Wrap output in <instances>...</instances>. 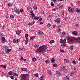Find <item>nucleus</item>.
Returning <instances> with one entry per match:
<instances>
[{"mask_svg":"<svg viewBox=\"0 0 80 80\" xmlns=\"http://www.w3.org/2000/svg\"><path fill=\"white\" fill-rule=\"evenodd\" d=\"M58 32H60V31H61V29H58V30H57Z\"/></svg>","mask_w":80,"mask_h":80,"instance_id":"5fc2aeb1","label":"nucleus"},{"mask_svg":"<svg viewBox=\"0 0 80 80\" xmlns=\"http://www.w3.org/2000/svg\"><path fill=\"white\" fill-rule=\"evenodd\" d=\"M35 38V36L32 37L30 38V39L31 40H33V38Z\"/></svg>","mask_w":80,"mask_h":80,"instance_id":"72a5a7b5","label":"nucleus"},{"mask_svg":"<svg viewBox=\"0 0 80 80\" xmlns=\"http://www.w3.org/2000/svg\"><path fill=\"white\" fill-rule=\"evenodd\" d=\"M35 23L34 22H30L28 24V25L31 26L33 25V24Z\"/></svg>","mask_w":80,"mask_h":80,"instance_id":"f3484780","label":"nucleus"},{"mask_svg":"<svg viewBox=\"0 0 80 80\" xmlns=\"http://www.w3.org/2000/svg\"><path fill=\"white\" fill-rule=\"evenodd\" d=\"M51 6H53L54 5V4H53V2H51Z\"/></svg>","mask_w":80,"mask_h":80,"instance_id":"a18cd8bd","label":"nucleus"},{"mask_svg":"<svg viewBox=\"0 0 80 80\" xmlns=\"http://www.w3.org/2000/svg\"><path fill=\"white\" fill-rule=\"evenodd\" d=\"M21 32H22L21 31H17L16 32L17 35H20V33H21Z\"/></svg>","mask_w":80,"mask_h":80,"instance_id":"9b49d317","label":"nucleus"},{"mask_svg":"<svg viewBox=\"0 0 80 80\" xmlns=\"http://www.w3.org/2000/svg\"><path fill=\"white\" fill-rule=\"evenodd\" d=\"M14 12L18 14H20V10H18V9H16L14 11Z\"/></svg>","mask_w":80,"mask_h":80,"instance_id":"6e6552de","label":"nucleus"},{"mask_svg":"<svg viewBox=\"0 0 80 80\" xmlns=\"http://www.w3.org/2000/svg\"><path fill=\"white\" fill-rule=\"evenodd\" d=\"M46 63H50V60L49 59H47L45 61Z\"/></svg>","mask_w":80,"mask_h":80,"instance_id":"a211bd4d","label":"nucleus"},{"mask_svg":"<svg viewBox=\"0 0 80 80\" xmlns=\"http://www.w3.org/2000/svg\"><path fill=\"white\" fill-rule=\"evenodd\" d=\"M38 34L39 35H44L43 32L42 31H39L38 32Z\"/></svg>","mask_w":80,"mask_h":80,"instance_id":"9d476101","label":"nucleus"},{"mask_svg":"<svg viewBox=\"0 0 80 80\" xmlns=\"http://www.w3.org/2000/svg\"><path fill=\"white\" fill-rule=\"evenodd\" d=\"M72 63L74 65H75V64H76V61H75V60H73Z\"/></svg>","mask_w":80,"mask_h":80,"instance_id":"7c9ffc66","label":"nucleus"},{"mask_svg":"<svg viewBox=\"0 0 80 80\" xmlns=\"http://www.w3.org/2000/svg\"><path fill=\"white\" fill-rule=\"evenodd\" d=\"M21 70L22 71H27V68H22L21 69Z\"/></svg>","mask_w":80,"mask_h":80,"instance_id":"6ab92c4d","label":"nucleus"},{"mask_svg":"<svg viewBox=\"0 0 80 80\" xmlns=\"http://www.w3.org/2000/svg\"><path fill=\"white\" fill-rule=\"evenodd\" d=\"M20 12L21 13H22L23 12V10L22 9H21L20 10Z\"/></svg>","mask_w":80,"mask_h":80,"instance_id":"37998d69","label":"nucleus"},{"mask_svg":"<svg viewBox=\"0 0 80 80\" xmlns=\"http://www.w3.org/2000/svg\"><path fill=\"white\" fill-rule=\"evenodd\" d=\"M53 67H57L58 65L57 64H53Z\"/></svg>","mask_w":80,"mask_h":80,"instance_id":"e433bc0d","label":"nucleus"},{"mask_svg":"<svg viewBox=\"0 0 80 80\" xmlns=\"http://www.w3.org/2000/svg\"><path fill=\"white\" fill-rule=\"evenodd\" d=\"M22 78L24 80H26L27 79V74H23L22 75Z\"/></svg>","mask_w":80,"mask_h":80,"instance_id":"0eeeda50","label":"nucleus"},{"mask_svg":"<svg viewBox=\"0 0 80 80\" xmlns=\"http://www.w3.org/2000/svg\"><path fill=\"white\" fill-rule=\"evenodd\" d=\"M60 18H57L55 21L56 22H57L58 23H60Z\"/></svg>","mask_w":80,"mask_h":80,"instance_id":"f8f14e48","label":"nucleus"},{"mask_svg":"<svg viewBox=\"0 0 80 80\" xmlns=\"http://www.w3.org/2000/svg\"><path fill=\"white\" fill-rule=\"evenodd\" d=\"M28 41H25V43H26V44H27L28 43Z\"/></svg>","mask_w":80,"mask_h":80,"instance_id":"4d7b16f0","label":"nucleus"},{"mask_svg":"<svg viewBox=\"0 0 80 80\" xmlns=\"http://www.w3.org/2000/svg\"><path fill=\"white\" fill-rule=\"evenodd\" d=\"M62 15L63 16V15H64V12H62Z\"/></svg>","mask_w":80,"mask_h":80,"instance_id":"bf43d9fd","label":"nucleus"},{"mask_svg":"<svg viewBox=\"0 0 80 80\" xmlns=\"http://www.w3.org/2000/svg\"><path fill=\"white\" fill-rule=\"evenodd\" d=\"M10 78L12 79H13V78H14V77H13V76H11Z\"/></svg>","mask_w":80,"mask_h":80,"instance_id":"864d4df0","label":"nucleus"},{"mask_svg":"<svg viewBox=\"0 0 80 80\" xmlns=\"http://www.w3.org/2000/svg\"><path fill=\"white\" fill-rule=\"evenodd\" d=\"M60 51L61 52H62V53H63V52H64V50H62V49H60Z\"/></svg>","mask_w":80,"mask_h":80,"instance_id":"3c124183","label":"nucleus"},{"mask_svg":"<svg viewBox=\"0 0 80 80\" xmlns=\"http://www.w3.org/2000/svg\"><path fill=\"white\" fill-rule=\"evenodd\" d=\"M8 7H12V4L11 3H9L8 4Z\"/></svg>","mask_w":80,"mask_h":80,"instance_id":"cd10ccee","label":"nucleus"},{"mask_svg":"<svg viewBox=\"0 0 80 80\" xmlns=\"http://www.w3.org/2000/svg\"><path fill=\"white\" fill-rule=\"evenodd\" d=\"M25 37L26 38H27L28 37V34H25Z\"/></svg>","mask_w":80,"mask_h":80,"instance_id":"8fccbe9b","label":"nucleus"},{"mask_svg":"<svg viewBox=\"0 0 80 80\" xmlns=\"http://www.w3.org/2000/svg\"><path fill=\"white\" fill-rule=\"evenodd\" d=\"M71 5H72V6H73V5L72 3H71Z\"/></svg>","mask_w":80,"mask_h":80,"instance_id":"338daca9","label":"nucleus"},{"mask_svg":"<svg viewBox=\"0 0 80 80\" xmlns=\"http://www.w3.org/2000/svg\"><path fill=\"white\" fill-rule=\"evenodd\" d=\"M78 43H80V41H78Z\"/></svg>","mask_w":80,"mask_h":80,"instance_id":"774afa93","label":"nucleus"},{"mask_svg":"<svg viewBox=\"0 0 80 80\" xmlns=\"http://www.w3.org/2000/svg\"><path fill=\"white\" fill-rule=\"evenodd\" d=\"M62 7H63V5H62L59 7V8L61 10V9H62Z\"/></svg>","mask_w":80,"mask_h":80,"instance_id":"58836bf2","label":"nucleus"},{"mask_svg":"<svg viewBox=\"0 0 80 80\" xmlns=\"http://www.w3.org/2000/svg\"><path fill=\"white\" fill-rule=\"evenodd\" d=\"M48 73L50 74V75H52V72L51 71V70H49L48 71Z\"/></svg>","mask_w":80,"mask_h":80,"instance_id":"c756f323","label":"nucleus"},{"mask_svg":"<svg viewBox=\"0 0 80 80\" xmlns=\"http://www.w3.org/2000/svg\"><path fill=\"white\" fill-rule=\"evenodd\" d=\"M31 18H32V19H34V18H35V14L33 13V11L31 12Z\"/></svg>","mask_w":80,"mask_h":80,"instance_id":"423d86ee","label":"nucleus"},{"mask_svg":"<svg viewBox=\"0 0 80 80\" xmlns=\"http://www.w3.org/2000/svg\"><path fill=\"white\" fill-rule=\"evenodd\" d=\"M65 66H62L61 67V69L62 70H65Z\"/></svg>","mask_w":80,"mask_h":80,"instance_id":"2eb2a0df","label":"nucleus"},{"mask_svg":"<svg viewBox=\"0 0 80 80\" xmlns=\"http://www.w3.org/2000/svg\"><path fill=\"white\" fill-rule=\"evenodd\" d=\"M53 11H56V10H57V8H54L53 9Z\"/></svg>","mask_w":80,"mask_h":80,"instance_id":"de8ad7c7","label":"nucleus"},{"mask_svg":"<svg viewBox=\"0 0 80 80\" xmlns=\"http://www.w3.org/2000/svg\"><path fill=\"white\" fill-rule=\"evenodd\" d=\"M64 61L66 63H68L69 62L68 60H67V59H64Z\"/></svg>","mask_w":80,"mask_h":80,"instance_id":"c85d7f7f","label":"nucleus"},{"mask_svg":"<svg viewBox=\"0 0 80 80\" xmlns=\"http://www.w3.org/2000/svg\"><path fill=\"white\" fill-rule=\"evenodd\" d=\"M55 42V41L53 40H52L50 41V43H53Z\"/></svg>","mask_w":80,"mask_h":80,"instance_id":"c9c22d12","label":"nucleus"},{"mask_svg":"<svg viewBox=\"0 0 80 80\" xmlns=\"http://www.w3.org/2000/svg\"><path fill=\"white\" fill-rule=\"evenodd\" d=\"M13 42L14 43H16V40H15V39H13Z\"/></svg>","mask_w":80,"mask_h":80,"instance_id":"6e6d98bb","label":"nucleus"},{"mask_svg":"<svg viewBox=\"0 0 80 80\" xmlns=\"http://www.w3.org/2000/svg\"><path fill=\"white\" fill-rule=\"evenodd\" d=\"M12 73H13V72L12 71H10V72H8L9 75H12Z\"/></svg>","mask_w":80,"mask_h":80,"instance_id":"b1692460","label":"nucleus"},{"mask_svg":"<svg viewBox=\"0 0 80 80\" xmlns=\"http://www.w3.org/2000/svg\"><path fill=\"white\" fill-rule=\"evenodd\" d=\"M5 38L3 37L2 38V42H4V41H5Z\"/></svg>","mask_w":80,"mask_h":80,"instance_id":"49530a36","label":"nucleus"},{"mask_svg":"<svg viewBox=\"0 0 80 80\" xmlns=\"http://www.w3.org/2000/svg\"><path fill=\"white\" fill-rule=\"evenodd\" d=\"M34 76L35 77H37L38 76V73L35 74L34 75Z\"/></svg>","mask_w":80,"mask_h":80,"instance_id":"ea45409f","label":"nucleus"},{"mask_svg":"<svg viewBox=\"0 0 80 80\" xmlns=\"http://www.w3.org/2000/svg\"><path fill=\"white\" fill-rule=\"evenodd\" d=\"M70 50H72L73 49V45L71 46L70 47Z\"/></svg>","mask_w":80,"mask_h":80,"instance_id":"4be33fe9","label":"nucleus"},{"mask_svg":"<svg viewBox=\"0 0 80 80\" xmlns=\"http://www.w3.org/2000/svg\"><path fill=\"white\" fill-rule=\"evenodd\" d=\"M65 35V32H63L61 35L62 37H63Z\"/></svg>","mask_w":80,"mask_h":80,"instance_id":"5701e85b","label":"nucleus"},{"mask_svg":"<svg viewBox=\"0 0 80 80\" xmlns=\"http://www.w3.org/2000/svg\"><path fill=\"white\" fill-rule=\"evenodd\" d=\"M34 19L35 20H38V19H39V17H36L34 18Z\"/></svg>","mask_w":80,"mask_h":80,"instance_id":"4c0bfd02","label":"nucleus"},{"mask_svg":"<svg viewBox=\"0 0 80 80\" xmlns=\"http://www.w3.org/2000/svg\"><path fill=\"white\" fill-rule=\"evenodd\" d=\"M68 38V40L70 42H73L75 39V38L73 37L72 38H71L70 37H69Z\"/></svg>","mask_w":80,"mask_h":80,"instance_id":"20e7f679","label":"nucleus"},{"mask_svg":"<svg viewBox=\"0 0 80 80\" xmlns=\"http://www.w3.org/2000/svg\"><path fill=\"white\" fill-rule=\"evenodd\" d=\"M0 67H2V68H3L4 69H6V67H7V66L6 65H0Z\"/></svg>","mask_w":80,"mask_h":80,"instance_id":"1a4fd4ad","label":"nucleus"},{"mask_svg":"<svg viewBox=\"0 0 80 80\" xmlns=\"http://www.w3.org/2000/svg\"><path fill=\"white\" fill-rule=\"evenodd\" d=\"M74 75V73L73 72H72L70 74V76L71 77H73V76Z\"/></svg>","mask_w":80,"mask_h":80,"instance_id":"f704fd0d","label":"nucleus"},{"mask_svg":"<svg viewBox=\"0 0 80 80\" xmlns=\"http://www.w3.org/2000/svg\"><path fill=\"white\" fill-rule=\"evenodd\" d=\"M20 60H22V61H23V58L22 57L21 58Z\"/></svg>","mask_w":80,"mask_h":80,"instance_id":"603ef678","label":"nucleus"},{"mask_svg":"<svg viewBox=\"0 0 80 80\" xmlns=\"http://www.w3.org/2000/svg\"><path fill=\"white\" fill-rule=\"evenodd\" d=\"M72 35H77V31H74L72 33Z\"/></svg>","mask_w":80,"mask_h":80,"instance_id":"ddd939ff","label":"nucleus"},{"mask_svg":"<svg viewBox=\"0 0 80 80\" xmlns=\"http://www.w3.org/2000/svg\"><path fill=\"white\" fill-rule=\"evenodd\" d=\"M39 45L38 44H35L34 45V47L35 48H37L39 47Z\"/></svg>","mask_w":80,"mask_h":80,"instance_id":"4468645a","label":"nucleus"},{"mask_svg":"<svg viewBox=\"0 0 80 80\" xmlns=\"http://www.w3.org/2000/svg\"><path fill=\"white\" fill-rule=\"evenodd\" d=\"M20 49L21 50H23V48H20Z\"/></svg>","mask_w":80,"mask_h":80,"instance_id":"680f3d73","label":"nucleus"},{"mask_svg":"<svg viewBox=\"0 0 80 80\" xmlns=\"http://www.w3.org/2000/svg\"><path fill=\"white\" fill-rule=\"evenodd\" d=\"M10 18H14V16L11 15H10Z\"/></svg>","mask_w":80,"mask_h":80,"instance_id":"a19ab883","label":"nucleus"},{"mask_svg":"<svg viewBox=\"0 0 80 80\" xmlns=\"http://www.w3.org/2000/svg\"><path fill=\"white\" fill-rule=\"evenodd\" d=\"M37 60V59L36 58H33L32 59V62H35V61H36V60Z\"/></svg>","mask_w":80,"mask_h":80,"instance_id":"412c9836","label":"nucleus"},{"mask_svg":"<svg viewBox=\"0 0 80 80\" xmlns=\"http://www.w3.org/2000/svg\"><path fill=\"white\" fill-rule=\"evenodd\" d=\"M23 60L24 61H26V60H27L26 59H23Z\"/></svg>","mask_w":80,"mask_h":80,"instance_id":"69168bd1","label":"nucleus"},{"mask_svg":"<svg viewBox=\"0 0 80 80\" xmlns=\"http://www.w3.org/2000/svg\"><path fill=\"white\" fill-rule=\"evenodd\" d=\"M48 48V47L45 45H43L41 46L38 49H37L38 52H46V50Z\"/></svg>","mask_w":80,"mask_h":80,"instance_id":"f257e3e1","label":"nucleus"},{"mask_svg":"<svg viewBox=\"0 0 80 80\" xmlns=\"http://www.w3.org/2000/svg\"><path fill=\"white\" fill-rule=\"evenodd\" d=\"M77 12H78V13H79L80 12V10L79 9H77Z\"/></svg>","mask_w":80,"mask_h":80,"instance_id":"09e8293b","label":"nucleus"},{"mask_svg":"<svg viewBox=\"0 0 80 80\" xmlns=\"http://www.w3.org/2000/svg\"><path fill=\"white\" fill-rule=\"evenodd\" d=\"M41 20H42V18H40V19H39V21H40H40H41Z\"/></svg>","mask_w":80,"mask_h":80,"instance_id":"0e129e2a","label":"nucleus"},{"mask_svg":"<svg viewBox=\"0 0 80 80\" xmlns=\"http://www.w3.org/2000/svg\"><path fill=\"white\" fill-rule=\"evenodd\" d=\"M51 61L52 63H55V59L52 58L51 59Z\"/></svg>","mask_w":80,"mask_h":80,"instance_id":"dca6fc26","label":"nucleus"},{"mask_svg":"<svg viewBox=\"0 0 80 80\" xmlns=\"http://www.w3.org/2000/svg\"><path fill=\"white\" fill-rule=\"evenodd\" d=\"M57 0H52V2H54V3H55V1H56Z\"/></svg>","mask_w":80,"mask_h":80,"instance_id":"13d9d810","label":"nucleus"},{"mask_svg":"<svg viewBox=\"0 0 80 80\" xmlns=\"http://www.w3.org/2000/svg\"><path fill=\"white\" fill-rule=\"evenodd\" d=\"M74 39L75 40H80V37L76 38H74Z\"/></svg>","mask_w":80,"mask_h":80,"instance_id":"bb28decb","label":"nucleus"},{"mask_svg":"<svg viewBox=\"0 0 80 80\" xmlns=\"http://www.w3.org/2000/svg\"><path fill=\"white\" fill-rule=\"evenodd\" d=\"M44 76H43L42 75L39 78V80H42Z\"/></svg>","mask_w":80,"mask_h":80,"instance_id":"2f4dec72","label":"nucleus"},{"mask_svg":"<svg viewBox=\"0 0 80 80\" xmlns=\"http://www.w3.org/2000/svg\"><path fill=\"white\" fill-rule=\"evenodd\" d=\"M68 10L69 12H71V13H73L74 12V8H72V7H69L68 8Z\"/></svg>","mask_w":80,"mask_h":80,"instance_id":"39448f33","label":"nucleus"},{"mask_svg":"<svg viewBox=\"0 0 80 80\" xmlns=\"http://www.w3.org/2000/svg\"><path fill=\"white\" fill-rule=\"evenodd\" d=\"M12 75H14V76H17V77H18V74L15 73H12Z\"/></svg>","mask_w":80,"mask_h":80,"instance_id":"393cba45","label":"nucleus"},{"mask_svg":"<svg viewBox=\"0 0 80 80\" xmlns=\"http://www.w3.org/2000/svg\"><path fill=\"white\" fill-rule=\"evenodd\" d=\"M70 80V78H69V77H66L64 79V80Z\"/></svg>","mask_w":80,"mask_h":80,"instance_id":"aec40b11","label":"nucleus"},{"mask_svg":"<svg viewBox=\"0 0 80 80\" xmlns=\"http://www.w3.org/2000/svg\"><path fill=\"white\" fill-rule=\"evenodd\" d=\"M7 47H5L3 48V50L5 51L6 53H9L11 51V49H8Z\"/></svg>","mask_w":80,"mask_h":80,"instance_id":"7ed1b4c3","label":"nucleus"},{"mask_svg":"<svg viewBox=\"0 0 80 80\" xmlns=\"http://www.w3.org/2000/svg\"><path fill=\"white\" fill-rule=\"evenodd\" d=\"M27 9H28V10H30V9H31V12H32V8H29V6L28 7Z\"/></svg>","mask_w":80,"mask_h":80,"instance_id":"c03bdc74","label":"nucleus"},{"mask_svg":"<svg viewBox=\"0 0 80 80\" xmlns=\"http://www.w3.org/2000/svg\"><path fill=\"white\" fill-rule=\"evenodd\" d=\"M33 8L34 10H37V7L36 6H33Z\"/></svg>","mask_w":80,"mask_h":80,"instance_id":"473e14b6","label":"nucleus"},{"mask_svg":"<svg viewBox=\"0 0 80 80\" xmlns=\"http://www.w3.org/2000/svg\"><path fill=\"white\" fill-rule=\"evenodd\" d=\"M26 40V41H28V38H27Z\"/></svg>","mask_w":80,"mask_h":80,"instance_id":"052dcab7","label":"nucleus"},{"mask_svg":"<svg viewBox=\"0 0 80 80\" xmlns=\"http://www.w3.org/2000/svg\"><path fill=\"white\" fill-rule=\"evenodd\" d=\"M20 42V40H19V39H18L16 40V43H18V42Z\"/></svg>","mask_w":80,"mask_h":80,"instance_id":"a878e982","label":"nucleus"},{"mask_svg":"<svg viewBox=\"0 0 80 80\" xmlns=\"http://www.w3.org/2000/svg\"><path fill=\"white\" fill-rule=\"evenodd\" d=\"M40 24H43V22H41L40 23Z\"/></svg>","mask_w":80,"mask_h":80,"instance_id":"e2e57ef3","label":"nucleus"},{"mask_svg":"<svg viewBox=\"0 0 80 80\" xmlns=\"http://www.w3.org/2000/svg\"><path fill=\"white\" fill-rule=\"evenodd\" d=\"M60 42L61 43H62L61 46L63 48H64V47H65L66 46V44L67 43V42H66V40L64 39L63 40L60 39Z\"/></svg>","mask_w":80,"mask_h":80,"instance_id":"f03ea898","label":"nucleus"},{"mask_svg":"<svg viewBox=\"0 0 80 80\" xmlns=\"http://www.w3.org/2000/svg\"><path fill=\"white\" fill-rule=\"evenodd\" d=\"M48 27H50L51 26V24H50V23H49L47 24Z\"/></svg>","mask_w":80,"mask_h":80,"instance_id":"79ce46f5","label":"nucleus"}]
</instances>
